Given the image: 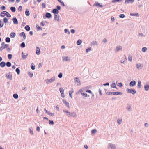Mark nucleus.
Masks as SVG:
<instances>
[{
	"mask_svg": "<svg viewBox=\"0 0 149 149\" xmlns=\"http://www.w3.org/2000/svg\"><path fill=\"white\" fill-rule=\"evenodd\" d=\"M63 112L65 113H66L68 114V115L69 116H72L73 117H75L76 116V113L75 112H73L72 113H71L68 111L66 110H63Z\"/></svg>",
	"mask_w": 149,
	"mask_h": 149,
	"instance_id": "obj_1",
	"label": "nucleus"
},
{
	"mask_svg": "<svg viewBox=\"0 0 149 149\" xmlns=\"http://www.w3.org/2000/svg\"><path fill=\"white\" fill-rule=\"evenodd\" d=\"M107 94L111 95H121L122 94V93L120 92H108L107 93Z\"/></svg>",
	"mask_w": 149,
	"mask_h": 149,
	"instance_id": "obj_2",
	"label": "nucleus"
},
{
	"mask_svg": "<svg viewBox=\"0 0 149 149\" xmlns=\"http://www.w3.org/2000/svg\"><path fill=\"white\" fill-rule=\"evenodd\" d=\"M55 79L54 77H52L50 79H47L45 80V81L47 84H48L49 83H51L53 81H55Z\"/></svg>",
	"mask_w": 149,
	"mask_h": 149,
	"instance_id": "obj_3",
	"label": "nucleus"
},
{
	"mask_svg": "<svg viewBox=\"0 0 149 149\" xmlns=\"http://www.w3.org/2000/svg\"><path fill=\"white\" fill-rule=\"evenodd\" d=\"M3 45L0 47V51H2L3 49L9 46L8 44H4V42L3 43Z\"/></svg>",
	"mask_w": 149,
	"mask_h": 149,
	"instance_id": "obj_4",
	"label": "nucleus"
},
{
	"mask_svg": "<svg viewBox=\"0 0 149 149\" xmlns=\"http://www.w3.org/2000/svg\"><path fill=\"white\" fill-rule=\"evenodd\" d=\"M127 92L128 93H131L132 94H134L136 93L135 90L134 89L130 90L129 89H127Z\"/></svg>",
	"mask_w": 149,
	"mask_h": 149,
	"instance_id": "obj_5",
	"label": "nucleus"
},
{
	"mask_svg": "<svg viewBox=\"0 0 149 149\" xmlns=\"http://www.w3.org/2000/svg\"><path fill=\"white\" fill-rule=\"evenodd\" d=\"M136 66L138 69H141L142 68L143 66V64H141L140 63L137 64L136 65Z\"/></svg>",
	"mask_w": 149,
	"mask_h": 149,
	"instance_id": "obj_6",
	"label": "nucleus"
},
{
	"mask_svg": "<svg viewBox=\"0 0 149 149\" xmlns=\"http://www.w3.org/2000/svg\"><path fill=\"white\" fill-rule=\"evenodd\" d=\"M22 57L23 59H26L27 57L28 54L27 53H24L22 52Z\"/></svg>",
	"mask_w": 149,
	"mask_h": 149,
	"instance_id": "obj_7",
	"label": "nucleus"
},
{
	"mask_svg": "<svg viewBox=\"0 0 149 149\" xmlns=\"http://www.w3.org/2000/svg\"><path fill=\"white\" fill-rule=\"evenodd\" d=\"M13 21L14 24H18L17 20L16 18H13Z\"/></svg>",
	"mask_w": 149,
	"mask_h": 149,
	"instance_id": "obj_8",
	"label": "nucleus"
},
{
	"mask_svg": "<svg viewBox=\"0 0 149 149\" xmlns=\"http://www.w3.org/2000/svg\"><path fill=\"white\" fill-rule=\"evenodd\" d=\"M36 53L37 55H39L40 54V49L38 47L36 48Z\"/></svg>",
	"mask_w": 149,
	"mask_h": 149,
	"instance_id": "obj_9",
	"label": "nucleus"
},
{
	"mask_svg": "<svg viewBox=\"0 0 149 149\" xmlns=\"http://www.w3.org/2000/svg\"><path fill=\"white\" fill-rule=\"evenodd\" d=\"M136 84L135 81H133L130 82V85L131 86H133Z\"/></svg>",
	"mask_w": 149,
	"mask_h": 149,
	"instance_id": "obj_10",
	"label": "nucleus"
},
{
	"mask_svg": "<svg viewBox=\"0 0 149 149\" xmlns=\"http://www.w3.org/2000/svg\"><path fill=\"white\" fill-rule=\"evenodd\" d=\"M93 6H99V7L101 8L102 7V5H100V3L97 2H95V4L93 5Z\"/></svg>",
	"mask_w": 149,
	"mask_h": 149,
	"instance_id": "obj_11",
	"label": "nucleus"
},
{
	"mask_svg": "<svg viewBox=\"0 0 149 149\" xmlns=\"http://www.w3.org/2000/svg\"><path fill=\"white\" fill-rule=\"evenodd\" d=\"M134 0H125V3H129L130 2L133 3L134 1Z\"/></svg>",
	"mask_w": 149,
	"mask_h": 149,
	"instance_id": "obj_12",
	"label": "nucleus"
},
{
	"mask_svg": "<svg viewBox=\"0 0 149 149\" xmlns=\"http://www.w3.org/2000/svg\"><path fill=\"white\" fill-rule=\"evenodd\" d=\"M63 61H69L70 58L68 57H63Z\"/></svg>",
	"mask_w": 149,
	"mask_h": 149,
	"instance_id": "obj_13",
	"label": "nucleus"
},
{
	"mask_svg": "<svg viewBox=\"0 0 149 149\" xmlns=\"http://www.w3.org/2000/svg\"><path fill=\"white\" fill-rule=\"evenodd\" d=\"M58 11L57 10V9H54L53 10V13H54L58 14Z\"/></svg>",
	"mask_w": 149,
	"mask_h": 149,
	"instance_id": "obj_14",
	"label": "nucleus"
},
{
	"mask_svg": "<svg viewBox=\"0 0 149 149\" xmlns=\"http://www.w3.org/2000/svg\"><path fill=\"white\" fill-rule=\"evenodd\" d=\"M6 65V63L4 62H2L0 63V65L1 67H4Z\"/></svg>",
	"mask_w": 149,
	"mask_h": 149,
	"instance_id": "obj_15",
	"label": "nucleus"
},
{
	"mask_svg": "<svg viewBox=\"0 0 149 149\" xmlns=\"http://www.w3.org/2000/svg\"><path fill=\"white\" fill-rule=\"evenodd\" d=\"M11 11L13 12H15L16 10L15 8V7H11L10 8Z\"/></svg>",
	"mask_w": 149,
	"mask_h": 149,
	"instance_id": "obj_16",
	"label": "nucleus"
},
{
	"mask_svg": "<svg viewBox=\"0 0 149 149\" xmlns=\"http://www.w3.org/2000/svg\"><path fill=\"white\" fill-rule=\"evenodd\" d=\"M46 17L48 18H50L51 17V14L50 13H47L46 14Z\"/></svg>",
	"mask_w": 149,
	"mask_h": 149,
	"instance_id": "obj_17",
	"label": "nucleus"
},
{
	"mask_svg": "<svg viewBox=\"0 0 149 149\" xmlns=\"http://www.w3.org/2000/svg\"><path fill=\"white\" fill-rule=\"evenodd\" d=\"M15 36V33L14 32H12L10 34V37L12 38H14Z\"/></svg>",
	"mask_w": 149,
	"mask_h": 149,
	"instance_id": "obj_18",
	"label": "nucleus"
},
{
	"mask_svg": "<svg viewBox=\"0 0 149 149\" xmlns=\"http://www.w3.org/2000/svg\"><path fill=\"white\" fill-rule=\"evenodd\" d=\"M122 49V47L121 46H119L118 47H117L116 49V52H118L119 50H121Z\"/></svg>",
	"mask_w": 149,
	"mask_h": 149,
	"instance_id": "obj_19",
	"label": "nucleus"
},
{
	"mask_svg": "<svg viewBox=\"0 0 149 149\" xmlns=\"http://www.w3.org/2000/svg\"><path fill=\"white\" fill-rule=\"evenodd\" d=\"M20 36H23V38L24 39H25L26 38V35H25V34L24 32H22L20 34Z\"/></svg>",
	"mask_w": 149,
	"mask_h": 149,
	"instance_id": "obj_20",
	"label": "nucleus"
},
{
	"mask_svg": "<svg viewBox=\"0 0 149 149\" xmlns=\"http://www.w3.org/2000/svg\"><path fill=\"white\" fill-rule=\"evenodd\" d=\"M82 95L84 97H86L87 96V95L86 93H82V91L81 90L80 91Z\"/></svg>",
	"mask_w": 149,
	"mask_h": 149,
	"instance_id": "obj_21",
	"label": "nucleus"
},
{
	"mask_svg": "<svg viewBox=\"0 0 149 149\" xmlns=\"http://www.w3.org/2000/svg\"><path fill=\"white\" fill-rule=\"evenodd\" d=\"M25 29L27 31H29L30 30V27L29 25H27L25 26Z\"/></svg>",
	"mask_w": 149,
	"mask_h": 149,
	"instance_id": "obj_22",
	"label": "nucleus"
},
{
	"mask_svg": "<svg viewBox=\"0 0 149 149\" xmlns=\"http://www.w3.org/2000/svg\"><path fill=\"white\" fill-rule=\"evenodd\" d=\"M109 148H111V149H114L115 148V146L113 144H109Z\"/></svg>",
	"mask_w": 149,
	"mask_h": 149,
	"instance_id": "obj_23",
	"label": "nucleus"
},
{
	"mask_svg": "<svg viewBox=\"0 0 149 149\" xmlns=\"http://www.w3.org/2000/svg\"><path fill=\"white\" fill-rule=\"evenodd\" d=\"M5 12H6V11L2 12L1 14V16L2 17H4V16H5L6 15V13H5Z\"/></svg>",
	"mask_w": 149,
	"mask_h": 149,
	"instance_id": "obj_24",
	"label": "nucleus"
},
{
	"mask_svg": "<svg viewBox=\"0 0 149 149\" xmlns=\"http://www.w3.org/2000/svg\"><path fill=\"white\" fill-rule=\"evenodd\" d=\"M54 19L55 20H56L57 21H59V18L56 15H55Z\"/></svg>",
	"mask_w": 149,
	"mask_h": 149,
	"instance_id": "obj_25",
	"label": "nucleus"
},
{
	"mask_svg": "<svg viewBox=\"0 0 149 149\" xmlns=\"http://www.w3.org/2000/svg\"><path fill=\"white\" fill-rule=\"evenodd\" d=\"M81 40L79 39L77 41V44L78 45H79L81 44Z\"/></svg>",
	"mask_w": 149,
	"mask_h": 149,
	"instance_id": "obj_26",
	"label": "nucleus"
},
{
	"mask_svg": "<svg viewBox=\"0 0 149 149\" xmlns=\"http://www.w3.org/2000/svg\"><path fill=\"white\" fill-rule=\"evenodd\" d=\"M6 41L7 42H10V39L9 37H7L5 39Z\"/></svg>",
	"mask_w": 149,
	"mask_h": 149,
	"instance_id": "obj_27",
	"label": "nucleus"
},
{
	"mask_svg": "<svg viewBox=\"0 0 149 149\" xmlns=\"http://www.w3.org/2000/svg\"><path fill=\"white\" fill-rule=\"evenodd\" d=\"M122 1V0H112V2L115 3L116 2H121Z\"/></svg>",
	"mask_w": 149,
	"mask_h": 149,
	"instance_id": "obj_28",
	"label": "nucleus"
},
{
	"mask_svg": "<svg viewBox=\"0 0 149 149\" xmlns=\"http://www.w3.org/2000/svg\"><path fill=\"white\" fill-rule=\"evenodd\" d=\"M58 1L61 3L62 6H65L63 2L61 0H58Z\"/></svg>",
	"mask_w": 149,
	"mask_h": 149,
	"instance_id": "obj_29",
	"label": "nucleus"
},
{
	"mask_svg": "<svg viewBox=\"0 0 149 149\" xmlns=\"http://www.w3.org/2000/svg\"><path fill=\"white\" fill-rule=\"evenodd\" d=\"M28 75L31 77H32L33 76V73H31L29 72H28Z\"/></svg>",
	"mask_w": 149,
	"mask_h": 149,
	"instance_id": "obj_30",
	"label": "nucleus"
},
{
	"mask_svg": "<svg viewBox=\"0 0 149 149\" xmlns=\"http://www.w3.org/2000/svg\"><path fill=\"white\" fill-rule=\"evenodd\" d=\"M11 63L10 62H8L6 63V65L8 67H10L11 66Z\"/></svg>",
	"mask_w": 149,
	"mask_h": 149,
	"instance_id": "obj_31",
	"label": "nucleus"
},
{
	"mask_svg": "<svg viewBox=\"0 0 149 149\" xmlns=\"http://www.w3.org/2000/svg\"><path fill=\"white\" fill-rule=\"evenodd\" d=\"M36 27L37 29L38 30H42V29L38 25H36Z\"/></svg>",
	"mask_w": 149,
	"mask_h": 149,
	"instance_id": "obj_32",
	"label": "nucleus"
},
{
	"mask_svg": "<svg viewBox=\"0 0 149 149\" xmlns=\"http://www.w3.org/2000/svg\"><path fill=\"white\" fill-rule=\"evenodd\" d=\"M13 97L15 99H17L18 98V95L17 94H14L13 95Z\"/></svg>",
	"mask_w": 149,
	"mask_h": 149,
	"instance_id": "obj_33",
	"label": "nucleus"
},
{
	"mask_svg": "<svg viewBox=\"0 0 149 149\" xmlns=\"http://www.w3.org/2000/svg\"><path fill=\"white\" fill-rule=\"evenodd\" d=\"M123 59L122 60L120 61V62L121 63H123L124 62L125 59H126V57L125 56L123 57Z\"/></svg>",
	"mask_w": 149,
	"mask_h": 149,
	"instance_id": "obj_34",
	"label": "nucleus"
},
{
	"mask_svg": "<svg viewBox=\"0 0 149 149\" xmlns=\"http://www.w3.org/2000/svg\"><path fill=\"white\" fill-rule=\"evenodd\" d=\"M145 89L146 91H148L149 89V85H146L145 86Z\"/></svg>",
	"mask_w": 149,
	"mask_h": 149,
	"instance_id": "obj_35",
	"label": "nucleus"
},
{
	"mask_svg": "<svg viewBox=\"0 0 149 149\" xmlns=\"http://www.w3.org/2000/svg\"><path fill=\"white\" fill-rule=\"evenodd\" d=\"M16 71L18 74H19L20 72V70L18 68H17L16 69Z\"/></svg>",
	"mask_w": 149,
	"mask_h": 149,
	"instance_id": "obj_36",
	"label": "nucleus"
},
{
	"mask_svg": "<svg viewBox=\"0 0 149 149\" xmlns=\"http://www.w3.org/2000/svg\"><path fill=\"white\" fill-rule=\"evenodd\" d=\"M64 103L67 106H69V103L66 101L64 100Z\"/></svg>",
	"mask_w": 149,
	"mask_h": 149,
	"instance_id": "obj_37",
	"label": "nucleus"
},
{
	"mask_svg": "<svg viewBox=\"0 0 149 149\" xmlns=\"http://www.w3.org/2000/svg\"><path fill=\"white\" fill-rule=\"evenodd\" d=\"M4 22L5 23H6L8 22V19L6 17H5L3 19Z\"/></svg>",
	"mask_w": 149,
	"mask_h": 149,
	"instance_id": "obj_38",
	"label": "nucleus"
},
{
	"mask_svg": "<svg viewBox=\"0 0 149 149\" xmlns=\"http://www.w3.org/2000/svg\"><path fill=\"white\" fill-rule=\"evenodd\" d=\"M128 60L130 61H132V56H131L130 55H129V56H128Z\"/></svg>",
	"mask_w": 149,
	"mask_h": 149,
	"instance_id": "obj_39",
	"label": "nucleus"
},
{
	"mask_svg": "<svg viewBox=\"0 0 149 149\" xmlns=\"http://www.w3.org/2000/svg\"><path fill=\"white\" fill-rule=\"evenodd\" d=\"M147 50L146 47H144L142 48V51L143 52H145Z\"/></svg>",
	"mask_w": 149,
	"mask_h": 149,
	"instance_id": "obj_40",
	"label": "nucleus"
},
{
	"mask_svg": "<svg viewBox=\"0 0 149 149\" xmlns=\"http://www.w3.org/2000/svg\"><path fill=\"white\" fill-rule=\"evenodd\" d=\"M138 87H139V88L141 87V82L139 81L138 82Z\"/></svg>",
	"mask_w": 149,
	"mask_h": 149,
	"instance_id": "obj_41",
	"label": "nucleus"
},
{
	"mask_svg": "<svg viewBox=\"0 0 149 149\" xmlns=\"http://www.w3.org/2000/svg\"><path fill=\"white\" fill-rule=\"evenodd\" d=\"M3 26V22L0 20V28L2 27Z\"/></svg>",
	"mask_w": 149,
	"mask_h": 149,
	"instance_id": "obj_42",
	"label": "nucleus"
},
{
	"mask_svg": "<svg viewBox=\"0 0 149 149\" xmlns=\"http://www.w3.org/2000/svg\"><path fill=\"white\" fill-rule=\"evenodd\" d=\"M21 46L22 47H25V44L24 42H22L21 44Z\"/></svg>",
	"mask_w": 149,
	"mask_h": 149,
	"instance_id": "obj_43",
	"label": "nucleus"
},
{
	"mask_svg": "<svg viewBox=\"0 0 149 149\" xmlns=\"http://www.w3.org/2000/svg\"><path fill=\"white\" fill-rule=\"evenodd\" d=\"M97 132V130L95 129H94L92 131V133L93 134H94L95 133H96Z\"/></svg>",
	"mask_w": 149,
	"mask_h": 149,
	"instance_id": "obj_44",
	"label": "nucleus"
},
{
	"mask_svg": "<svg viewBox=\"0 0 149 149\" xmlns=\"http://www.w3.org/2000/svg\"><path fill=\"white\" fill-rule=\"evenodd\" d=\"M119 17L121 18H123L125 17V15L123 14H121L119 15Z\"/></svg>",
	"mask_w": 149,
	"mask_h": 149,
	"instance_id": "obj_45",
	"label": "nucleus"
},
{
	"mask_svg": "<svg viewBox=\"0 0 149 149\" xmlns=\"http://www.w3.org/2000/svg\"><path fill=\"white\" fill-rule=\"evenodd\" d=\"M6 15L7 17H10L11 15H10V14H9L8 12H6Z\"/></svg>",
	"mask_w": 149,
	"mask_h": 149,
	"instance_id": "obj_46",
	"label": "nucleus"
},
{
	"mask_svg": "<svg viewBox=\"0 0 149 149\" xmlns=\"http://www.w3.org/2000/svg\"><path fill=\"white\" fill-rule=\"evenodd\" d=\"M25 14L27 16L29 15L30 14V13L29 11H25Z\"/></svg>",
	"mask_w": 149,
	"mask_h": 149,
	"instance_id": "obj_47",
	"label": "nucleus"
},
{
	"mask_svg": "<svg viewBox=\"0 0 149 149\" xmlns=\"http://www.w3.org/2000/svg\"><path fill=\"white\" fill-rule=\"evenodd\" d=\"M12 57V55L11 54H9L8 55V58L9 59H10Z\"/></svg>",
	"mask_w": 149,
	"mask_h": 149,
	"instance_id": "obj_48",
	"label": "nucleus"
},
{
	"mask_svg": "<svg viewBox=\"0 0 149 149\" xmlns=\"http://www.w3.org/2000/svg\"><path fill=\"white\" fill-rule=\"evenodd\" d=\"M48 114L50 116H54V113H52L50 112H49Z\"/></svg>",
	"mask_w": 149,
	"mask_h": 149,
	"instance_id": "obj_49",
	"label": "nucleus"
},
{
	"mask_svg": "<svg viewBox=\"0 0 149 149\" xmlns=\"http://www.w3.org/2000/svg\"><path fill=\"white\" fill-rule=\"evenodd\" d=\"M59 90H60V92L61 93H63L64 90L63 88H60Z\"/></svg>",
	"mask_w": 149,
	"mask_h": 149,
	"instance_id": "obj_50",
	"label": "nucleus"
},
{
	"mask_svg": "<svg viewBox=\"0 0 149 149\" xmlns=\"http://www.w3.org/2000/svg\"><path fill=\"white\" fill-rule=\"evenodd\" d=\"M0 9L2 10H5L6 9L5 7L4 6H2L0 7Z\"/></svg>",
	"mask_w": 149,
	"mask_h": 149,
	"instance_id": "obj_51",
	"label": "nucleus"
},
{
	"mask_svg": "<svg viewBox=\"0 0 149 149\" xmlns=\"http://www.w3.org/2000/svg\"><path fill=\"white\" fill-rule=\"evenodd\" d=\"M30 132L33 135V130L32 128H30Z\"/></svg>",
	"mask_w": 149,
	"mask_h": 149,
	"instance_id": "obj_52",
	"label": "nucleus"
},
{
	"mask_svg": "<svg viewBox=\"0 0 149 149\" xmlns=\"http://www.w3.org/2000/svg\"><path fill=\"white\" fill-rule=\"evenodd\" d=\"M122 122V119L117 120V122L119 124H120Z\"/></svg>",
	"mask_w": 149,
	"mask_h": 149,
	"instance_id": "obj_53",
	"label": "nucleus"
},
{
	"mask_svg": "<svg viewBox=\"0 0 149 149\" xmlns=\"http://www.w3.org/2000/svg\"><path fill=\"white\" fill-rule=\"evenodd\" d=\"M111 87L113 88H116L115 84L113 83L111 85Z\"/></svg>",
	"mask_w": 149,
	"mask_h": 149,
	"instance_id": "obj_54",
	"label": "nucleus"
},
{
	"mask_svg": "<svg viewBox=\"0 0 149 149\" xmlns=\"http://www.w3.org/2000/svg\"><path fill=\"white\" fill-rule=\"evenodd\" d=\"M127 109H128V110H130L131 109V107L129 105H128L127 106Z\"/></svg>",
	"mask_w": 149,
	"mask_h": 149,
	"instance_id": "obj_55",
	"label": "nucleus"
},
{
	"mask_svg": "<svg viewBox=\"0 0 149 149\" xmlns=\"http://www.w3.org/2000/svg\"><path fill=\"white\" fill-rule=\"evenodd\" d=\"M18 10L20 11H21L22 10V7L21 6H19L18 8Z\"/></svg>",
	"mask_w": 149,
	"mask_h": 149,
	"instance_id": "obj_56",
	"label": "nucleus"
},
{
	"mask_svg": "<svg viewBox=\"0 0 149 149\" xmlns=\"http://www.w3.org/2000/svg\"><path fill=\"white\" fill-rule=\"evenodd\" d=\"M58 77L60 78H61L62 77V73H60L58 74Z\"/></svg>",
	"mask_w": 149,
	"mask_h": 149,
	"instance_id": "obj_57",
	"label": "nucleus"
},
{
	"mask_svg": "<svg viewBox=\"0 0 149 149\" xmlns=\"http://www.w3.org/2000/svg\"><path fill=\"white\" fill-rule=\"evenodd\" d=\"M71 32L72 33H75V30L74 29H72L71 31Z\"/></svg>",
	"mask_w": 149,
	"mask_h": 149,
	"instance_id": "obj_58",
	"label": "nucleus"
},
{
	"mask_svg": "<svg viewBox=\"0 0 149 149\" xmlns=\"http://www.w3.org/2000/svg\"><path fill=\"white\" fill-rule=\"evenodd\" d=\"M91 48H89L88 49H86V52H88V51H90L91 50Z\"/></svg>",
	"mask_w": 149,
	"mask_h": 149,
	"instance_id": "obj_59",
	"label": "nucleus"
},
{
	"mask_svg": "<svg viewBox=\"0 0 149 149\" xmlns=\"http://www.w3.org/2000/svg\"><path fill=\"white\" fill-rule=\"evenodd\" d=\"M118 85L119 87H122V84L121 83H118Z\"/></svg>",
	"mask_w": 149,
	"mask_h": 149,
	"instance_id": "obj_60",
	"label": "nucleus"
},
{
	"mask_svg": "<svg viewBox=\"0 0 149 149\" xmlns=\"http://www.w3.org/2000/svg\"><path fill=\"white\" fill-rule=\"evenodd\" d=\"M49 124H51L52 125H53L54 124V123L53 121L49 120Z\"/></svg>",
	"mask_w": 149,
	"mask_h": 149,
	"instance_id": "obj_61",
	"label": "nucleus"
},
{
	"mask_svg": "<svg viewBox=\"0 0 149 149\" xmlns=\"http://www.w3.org/2000/svg\"><path fill=\"white\" fill-rule=\"evenodd\" d=\"M86 92H88L91 94H92V93L90 90H87L86 91Z\"/></svg>",
	"mask_w": 149,
	"mask_h": 149,
	"instance_id": "obj_62",
	"label": "nucleus"
},
{
	"mask_svg": "<svg viewBox=\"0 0 149 149\" xmlns=\"http://www.w3.org/2000/svg\"><path fill=\"white\" fill-rule=\"evenodd\" d=\"M35 66H33V65H31V68L32 70H34V69H35Z\"/></svg>",
	"mask_w": 149,
	"mask_h": 149,
	"instance_id": "obj_63",
	"label": "nucleus"
},
{
	"mask_svg": "<svg viewBox=\"0 0 149 149\" xmlns=\"http://www.w3.org/2000/svg\"><path fill=\"white\" fill-rule=\"evenodd\" d=\"M40 25L42 26H44V24L43 22H41L40 23Z\"/></svg>",
	"mask_w": 149,
	"mask_h": 149,
	"instance_id": "obj_64",
	"label": "nucleus"
}]
</instances>
